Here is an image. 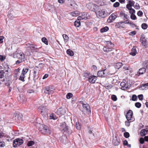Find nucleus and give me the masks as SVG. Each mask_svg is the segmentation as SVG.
Instances as JSON below:
<instances>
[{
	"label": "nucleus",
	"mask_w": 148,
	"mask_h": 148,
	"mask_svg": "<svg viewBox=\"0 0 148 148\" xmlns=\"http://www.w3.org/2000/svg\"><path fill=\"white\" fill-rule=\"evenodd\" d=\"M39 130V131L43 134L49 135L51 133V131L49 130V127L44 125H40Z\"/></svg>",
	"instance_id": "f257e3e1"
},
{
	"label": "nucleus",
	"mask_w": 148,
	"mask_h": 148,
	"mask_svg": "<svg viewBox=\"0 0 148 148\" xmlns=\"http://www.w3.org/2000/svg\"><path fill=\"white\" fill-rule=\"evenodd\" d=\"M40 71L39 68L37 66L35 67L33 69V77L34 82L35 83L37 82V80L39 77Z\"/></svg>",
	"instance_id": "f03ea898"
},
{
	"label": "nucleus",
	"mask_w": 148,
	"mask_h": 148,
	"mask_svg": "<svg viewBox=\"0 0 148 148\" xmlns=\"http://www.w3.org/2000/svg\"><path fill=\"white\" fill-rule=\"evenodd\" d=\"M60 126L62 129V131H64V132L67 133L69 134H70L72 133V130L68 126L66 125L65 122L62 123L61 124Z\"/></svg>",
	"instance_id": "7ed1b4c3"
},
{
	"label": "nucleus",
	"mask_w": 148,
	"mask_h": 148,
	"mask_svg": "<svg viewBox=\"0 0 148 148\" xmlns=\"http://www.w3.org/2000/svg\"><path fill=\"white\" fill-rule=\"evenodd\" d=\"M22 116H23L21 114L16 113L14 114L13 119L18 123H20L22 121Z\"/></svg>",
	"instance_id": "20e7f679"
},
{
	"label": "nucleus",
	"mask_w": 148,
	"mask_h": 148,
	"mask_svg": "<svg viewBox=\"0 0 148 148\" xmlns=\"http://www.w3.org/2000/svg\"><path fill=\"white\" fill-rule=\"evenodd\" d=\"M44 89L45 92L48 94L53 93L55 90L54 87L52 86H46L45 87Z\"/></svg>",
	"instance_id": "39448f33"
},
{
	"label": "nucleus",
	"mask_w": 148,
	"mask_h": 148,
	"mask_svg": "<svg viewBox=\"0 0 148 148\" xmlns=\"http://www.w3.org/2000/svg\"><path fill=\"white\" fill-rule=\"evenodd\" d=\"M23 143V140L20 138L15 139L13 141V145L14 147H17L22 145Z\"/></svg>",
	"instance_id": "423d86ee"
},
{
	"label": "nucleus",
	"mask_w": 148,
	"mask_h": 148,
	"mask_svg": "<svg viewBox=\"0 0 148 148\" xmlns=\"http://www.w3.org/2000/svg\"><path fill=\"white\" fill-rule=\"evenodd\" d=\"M97 15L99 18H104L106 16V14L104 11L99 10L96 12Z\"/></svg>",
	"instance_id": "0eeeda50"
},
{
	"label": "nucleus",
	"mask_w": 148,
	"mask_h": 148,
	"mask_svg": "<svg viewBox=\"0 0 148 148\" xmlns=\"http://www.w3.org/2000/svg\"><path fill=\"white\" fill-rule=\"evenodd\" d=\"M140 41L143 46L145 48H147L148 47V44L147 42L145 36L144 34H142L140 38Z\"/></svg>",
	"instance_id": "6e6552de"
},
{
	"label": "nucleus",
	"mask_w": 148,
	"mask_h": 148,
	"mask_svg": "<svg viewBox=\"0 0 148 148\" xmlns=\"http://www.w3.org/2000/svg\"><path fill=\"white\" fill-rule=\"evenodd\" d=\"M81 103L82 104L84 108L86 110V112H88V114L90 113L91 111L90 107L89 105L87 103L84 104L82 102H81Z\"/></svg>",
	"instance_id": "1a4fd4ad"
},
{
	"label": "nucleus",
	"mask_w": 148,
	"mask_h": 148,
	"mask_svg": "<svg viewBox=\"0 0 148 148\" xmlns=\"http://www.w3.org/2000/svg\"><path fill=\"white\" fill-rule=\"evenodd\" d=\"M79 16L77 17L78 20H82L83 19H86L87 17L86 15V13L85 12H82L79 14Z\"/></svg>",
	"instance_id": "9d476101"
},
{
	"label": "nucleus",
	"mask_w": 148,
	"mask_h": 148,
	"mask_svg": "<svg viewBox=\"0 0 148 148\" xmlns=\"http://www.w3.org/2000/svg\"><path fill=\"white\" fill-rule=\"evenodd\" d=\"M97 77L96 76L90 75V76L88 77V81L91 84L94 83L97 79Z\"/></svg>",
	"instance_id": "9b49d317"
},
{
	"label": "nucleus",
	"mask_w": 148,
	"mask_h": 148,
	"mask_svg": "<svg viewBox=\"0 0 148 148\" xmlns=\"http://www.w3.org/2000/svg\"><path fill=\"white\" fill-rule=\"evenodd\" d=\"M133 114V112L131 110H129L127 112L126 117L127 120L129 121L132 118V116Z\"/></svg>",
	"instance_id": "f8f14e48"
},
{
	"label": "nucleus",
	"mask_w": 148,
	"mask_h": 148,
	"mask_svg": "<svg viewBox=\"0 0 148 148\" xmlns=\"http://www.w3.org/2000/svg\"><path fill=\"white\" fill-rule=\"evenodd\" d=\"M27 47L30 48L32 52H36L37 50V48L35 47V46L33 44H27L26 45Z\"/></svg>",
	"instance_id": "ddd939ff"
},
{
	"label": "nucleus",
	"mask_w": 148,
	"mask_h": 148,
	"mask_svg": "<svg viewBox=\"0 0 148 148\" xmlns=\"http://www.w3.org/2000/svg\"><path fill=\"white\" fill-rule=\"evenodd\" d=\"M106 71V69L99 71H98L97 73L98 76L101 77H105V76H106V74L105 72Z\"/></svg>",
	"instance_id": "4468645a"
},
{
	"label": "nucleus",
	"mask_w": 148,
	"mask_h": 148,
	"mask_svg": "<svg viewBox=\"0 0 148 148\" xmlns=\"http://www.w3.org/2000/svg\"><path fill=\"white\" fill-rule=\"evenodd\" d=\"M16 56L17 58L20 60H24L25 58V55L22 52H20V53H17L16 54Z\"/></svg>",
	"instance_id": "2eb2a0df"
},
{
	"label": "nucleus",
	"mask_w": 148,
	"mask_h": 148,
	"mask_svg": "<svg viewBox=\"0 0 148 148\" xmlns=\"http://www.w3.org/2000/svg\"><path fill=\"white\" fill-rule=\"evenodd\" d=\"M66 111L64 109L62 108H59L57 110V114L59 115L64 114L65 113Z\"/></svg>",
	"instance_id": "dca6fc26"
},
{
	"label": "nucleus",
	"mask_w": 148,
	"mask_h": 148,
	"mask_svg": "<svg viewBox=\"0 0 148 148\" xmlns=\"http://www.w3.org/2000/svg\"><path fill=\"white\" fill-rule=\"evenodd\" d=\"M119 141L120 139L119 138L117 139V137L115 136L113 138L112 142L114 145L116 146L119 144Z\"/></svg>",
	"instance_id": "f3484780"
},
{
	"label": "nucleus",
	"mask_w": 148,
	"mask_h": 148,
	"mask_svg": "<svg viewBox=\"0 0 148 148\" xmlns=\"http://www.w3.org/2000/svg\"><path fill=\"white\" fill-rule=\"evenodd\" d=\"M114 49L113 48H109L108 46H107L106 47H104L103 49V51L105 52H108L111 51L113 50Z\"/></svg>",
	"instance_id": "a211bd4d"
},
{
	"label": "nucleus",
	"mask_w": 148,
	"mask_h": 148,
	"mask_svg": "<svg viewBox=\"0 0 148 148\" xmlns=\"http://www.w3.org/2000/svg\"><path fill=\"white\" fill-rule=\"evenodd\" d=\"M122 24V22H118L116 23L115 26L117 28H124L125 27V25L124 24L121 25Z\"/></svg>",
	"instance_id": "6ab92c4d"
},
{
	"label": "nucleus",
	"mask_w": 148,
	"mask_h": 148,
	"mask_svg": "<svg viewBox=\"0 0 148 148\" xmlns=\"http://www.w3.org/2000/svg\"><path fill=\"white\" fill-rule=\"evenodd\" d=\"M46 108L42 106H41L38 108V110L41 114L44 113L46 111Z\"/></svg>",
	"instance_id": "aec40b11"
},
{
	"label": "nucleus",
	"mask_w": 148,
	"mask_h": 148,
	"mask_svg": "<svg viewBox=\"0 0 148 148\" xmlns=\"http://www.w3.org/2000/svg\"><path fill=\"white\" fill-rule=\"evenodd\" d=\"M9 18L11 20H12L15 17V15L14 14V12L13 11H11L9 12L8 15Z\"/></svg>",
	"instance_id": "412c9836"
},
{
	"label": "nucleus",
	"mask_w": 148,
	"mask_h": 148,
	"mask_svg": "<svg viewBox=\"0 0 148 148\" xmlns=\"http://www.w3.org/2000/svg\"><path fill=\"white\" fill-rule=\"evenodd\" d=\"M137 53V51L135 47H133L131 50V52L130 53V54L133 56H135Z\"/></svg>",
	"instance_id": "4be33fe9"
},
{
	"label": "nucleus",
	"mask_w": 148,
	"mask_h": 148,
	"mask_svg": "<svg viewBox=\"0 0 148 148\" xmlns=\"http://www.w3.org/2000/svg\"><path fill=\"white\" fill-rule=\"evenodd\" d=\"M146 71V69L145 68H142L140 69L138 72L139 75H142L145 73Z\"/></svg>",
	"instance_id": "5701e85b"
},
{
	"label": "nucleus",
	"mask_w": 148,
	"mask_h": 148,
	"mask_svg": "<svg viewBox=\"0 0 148 148\" xmlns=\"http://www.w3.org/2000/svg\"><path fill=\"white\" fill-rule=\"evenodd\" d=\"M148 132V130L147 129H143L140 132V134L141 136H145Z\"/></svg>",
	"instance_id": "b1692460"
},
{
	"label": "nucleus",
	"mask_w": 148,
	"mask_h": 148,
	"mask_svg": "<svg viewBox=\"0 0 148 148\" xmlns=\"http://www.w3.org/2000/svg\"><path fill=\"white\" fill-rule=\"evenodd\" d=\"M80 20L77 19L75 21L74 23V25L75 27H78L80 25L81 23Z\"/></svg>",
	"instance_id": "393cba45"
},
{
	"label": "nucleus",
	"mask_w": 148,
	"mask_h": 148,
	"mask_svg": "<svg viewBox=\"0 0 148 148\" xmlns=\"http://www.w3.org/2000/svg\"><path fill=\"white\" fill-rule=\"evenodd\" d=\"M4 68H5V72H7V73L6 74H8V72L9 71H10V70L8 65L7 64H5L4 66Z\"/></svg>",
	"instance_id": "a878e982"
},
{
	"label": "nucleus",
	"mask_w": 148,
	"mask_h": 148,
	"mask_svg": "<svg viewBox=\"0 0 148 148\" xmlns=\"http://www.w3.org/2000/svg\"><path fill=\"white\" fill-rule=\"evenodd\" d=\"M120 86L121 87V89L122 90H124L125 88H126V84L124 82H122L120 84Z\"/></svg>",
	"instance_id": "bb28decb"
},
{
	"label": "nucleus",
	"mask_w": 148,
	"mask_h": 148,
	"mask_svg": "<svg viewBox=\"0 0 148 148\" xmlns=\"http://www.w3.org/2000/svg\"><path fill=\"white\" fill-rule=\"evenodd\" d=\"M57 118H58V117H57L53 113L51 114L50 116V119H53V120H56L57 119Z\"/></svg>",
	"instance_id": "cd10ccee"
},
{
	"label": "nucleus",
	"mask_w": 148,
	"mask_h": 148,
	"mask_svg": "<svg viewBox=\"0 0 148 148\" xmlns=\"http://www.w3.org/2000/svg\"><path fill=\"white\" fill-rule=\"evenodd\" d=\"M117 15L115 13H112L110 16V18H111L112 20H114L117 17Z\"/></svg>",
	"instance_id": "c85d7f7f"
},
{
	"label": "nucleus",
	"mask_w": 148,
	"mask_h": 148,
	"mask_svg": "<svg viewBox=\"0 0 148 148\" xmlns=\"http://www.w3.org/2000/svg\"><path fill=\"white\" fill-rule=\"evenodd\" d=\"M28 70L29 69L27 68H24L22 71L21 74L25 75L28 72Z\"/></svg>",
	"instance_id": "c756f323"
},
{
	"label": "nucleus",
	"mask_w": 148,
	"mask_h": 148,
	"mask_svg": "<svg viewBox=\"0 0 148 148\" xmlns=\"http://www.w3.org/2000/svg\"><path fill=\"white\" fill-rule=\"evenodd\" d=\"M123 64L121 62L117 63L115 66V68L116 69H119L121 66H123Z\"/></svg>",
	"instance_id": "7c9ffc66"
},
{
	"label": "nucleus",
	"mask_w": 148,
	"mask_h": 148,
	"mask_svg": "<svg viewBox=\"0 0 148 148\" xmlns=\"http://www.w3.org/2000/svg\"><path fill=\"white\" fill-rule=\"evenodd\" d=\"M120 14L123 17V19L124 20L125 19H127L129 17L127 14L123 12H121Z\"/></svg>",
	"instance_id": "2f4dec72"
},
{
	"label": "nucleus",
	"mask_w": 148,
	"mask_h": 148,
	"mask_svg": "<svg viewBox=\"0 0 148 148\" xmlns=\"http://www.w3.org/2000/svg\"><path fill=\"white\" fill-rule=\"evenodd\" d=\"M67 53L71 56H72L74 55L73 52L70 49H68L66 51Z\"/></svg>",
	"instance_id": "473e14b6"
},
{
	"label": "nucleus",
	"mask_w": 148,
	"mask_h": 148,
	"mask_svg": "<svg viewBox=\"0 0 148 148\" xmlns=\"http://www.w3.org/2000/svg\"><path fill=\"white\" fill-rule=\"evenodd\" d=\"M109 29L108 27H107L106 26L102 28L101 29V33H103L104 32H106Z\"/></svg>",
	"instance_id": "72a5a7b5"
},
{
	"label": "nucleus",
	"mask_w": 148,
	"mask_h": 148,
	"mask_svg": "<svg viewBox=\"0 0 148 148\" xmlns=\"http://www.w3.org/2000/svg\"><path fill=\"white\" fill-rule=\"evenodd\" d=\"M25 75L21 74L20 76L19 79L22 82H24L25 81L24 80V78H25Z\"/></svg>",
	"instance_id": "f704fd0d"
},
{
	"label": "nucleus",
	"mask_w": 148,
	"mask_h": 148,
	"mask_svg": "<svg viewBox=\"0 0 148 148\" xmlns=\"http://www.w3.org/2000/svg\"><path fill=\"white\" fill-rule=\"evenodd\" d=\"M76 128L79 130H80L81 129V126L80 123L79 122H77L76 124Z\"/></svg>",
	"instance_id": "c9c22d12"
},
{
	"label": "nucleus",
	"mask_w": 148,
	"mask_h": 148,
	"mask_svg": "<svg viewBox=\"0 0 148 148\" xmlns=\"http://www.w3.org/2000/svg\"><path fill=\"white\" fill-rule=\"evenodd\" d=\"M107 46H108L109 47H113L114 46V45L110 41H107Z\"/></svg>",
	"instance_id": "e433bc0d"
},
{
	"label": "nucleus",
	"mask_w": 148,
	"mask_h": 148,
	"mask_svg": "<svg viewBox=\"0 0 148 148\" xmlns=\"http://www.w3.org/2000/svg\"><path fill=\"white\" fill-rule=\"evenodd\" d=\"M71 14L73 16H75L78 15V12L77 11H75L71 13Z\"/></svg>",
	"instance_id": "4c0bfd02"
},
{
	"label": "nucleus",
	"mask_w": 148,
	"mask_h": 148,
	"mask_svg": "<svg viewBox=\"0 0 148 148\" xmlns=\"http://www.w3.org/2000/svg\"><path fill=\"white\" fill-rule=\"evenodd\" d=\"M146 86L148 87V83L142 84V86L140 87V88L141 89L144 90L146 88L145 87Z\"/></svg>",
	"instance_id": "58836bf2"
},
{
	"label": "nucleus",
	"mask_w": 148,
	"mask_h": 148,
	"mask_svg": "<svg viewBox=\"0 0 148 148\" xmlns=\"http://www.w3.org/2000/svg\"><path fill=\"white\" fill-rule=\"evenodd\" d=\"M42 42L46 45H48V41L47 39L45 37H43L42 38Z\"/></svg>",
	"instance_id": "ea45409f"
},
{
	"label": "nucleus",
	"mask_w": 148,
	"mask_h": 148,
	"mask_svg": "<svg viewBox=\"0 0 148 148\" xmlns=\"http://www.w3.org/2000/svg\"><path fill=\"white\" fill-rule=\"evenodd\" d=\"M63 37L64 39V40L66 42H67L69 39V37L66 34H64L63 35Z\"/></svg>",
	"instance_id": "a19ab883"
},
{
	"label": "nucleus",
	"mask_w": 148,
	"mask_h": 148,
	"mask_svg": "<svg viewBox=\"0 0 148 148\" xmlns=\"http://www.w3.org/2000/svg\"><path fill=\"white\" fill-rule=\"evenodd\" d=\"M5 73L3 70H0V78H2L4 77V73Z\"/></svg>",
	"instance_id": "79ce46f5"
},
{
	"label": "nucleus",
	"mask_w": 148,
	"mask_h": 148,
	"mask_svg": "<svg viewBox=\"0 0 148 148\" xmlns=\"http://www.w3.org/2000/svg\"><path fill=\"white\" fill-rule=\"evenodd\" d=\"M90 75H91L90 74V73H84V76L85 77L88 78L90 76Z\"/></svg>",
	"instance_id": "37998d69"
},
{
	"label": "nucleus",
	"mask_w": 148,
	"mask_h": 148,
	"mask_svg": "<svg viewBox=\"0 0 148 148\" xmlns=\"http://www.w3.org/2000/svg\"><path fill=\"white\" fill-rule=\"evenodd\" d=\"M34 144V142L33 141H30L27 143V146L28 147L32 146Z\"/></svg>",
	"instance_id": "c03bdc74"
},
{
	"label": "nucleus",
	"mask_w": 148,
	"mask_h": 148,
	"mask_svg": "<svg viewBox=\"0 0 148 148\" xmlns=\"http://www.w3.org/2000/svg\"><path fill=\"white\" fill-rule=\"evenodd\" d=\"M141 27L143 29H145L147 27V25L145 23H143L142 24Z\"/></svg>",
	"instance_id": "a18cd8bd"
},
{
	"label": "nucleus",
	"mask_w": 148,
	"mask_h": 148,
	"mask_svg": "<svg viewBox=\"0 0 148 148\" xmlns=\"http://www.w3.org/2000/svg\"><path fill=\"white\" fill-rule=\"evenodd\" d=\"M73 96V94L71 93H69L67 94L66 95V97L67 99H69Z\"/></svg>",
	"instance_id": "49530a36"
},
{
	"label": "nucleus",
	"mask_w": 148,
	"mask_h": 148,
	"mask_svg": "<svg viewBox=\"0 0 148 148\" xmlns=\"http://www.w3.org/2000/svg\"><path fill=\"white\" fill-rule=\"evenodd\" d=\"M86 6L90 10L91 9V8L93 6V4L92 3H89L88 4L86 5Z\"/></svg>",
	"instance_id": "de8ad7c7"
},
{
	"label": "nucleus",
	"mask_w": 148,
	"mask_h": 148,
	"mask_svg": "<svg viewBox=\"0 0 148 148\" xmlns=\"http://www.w3.org/2000/svg\"><path fill=\"white\" fill-rule=\"evenodd\" d=\"M131 18L133 20L136 19V15L134 14H131L130 16Z\"/></svg>",
	"instance_id": "09e8293b"
},
{
	"label": "nucleus",
	"mask_w": 148,
	"mask_h": 148,
	"mask_svg": "<svg viewBox=\"0 0 148 148\" xmlns=\"http://www.w3.org/2000/svg\"><path fill=\"white\" fill-rule=\"evenodd\" d=\"M135 105L136 107L139 108L141 106V104L139 102H136L135 103Z\"/></svg>",
	"instance_id": "8fccbe9b"
},
{
	"label": "nucleus",
	"mask_w": 148,
	"mask_h": 148,
	"mask_svg": "<svg viewBox=\"0 0 148 148\" xmlns=\"http://www.w3.org/2000/svg\"><path fill=\"white\" fill-rule=\"evenodd\" d=\"M111 99L114 101H116L117 99L116 96L114 95H112L111 96Z\"/></svg>",
	"instance_id": "3c124183"
},
{
	"label": "nucleus",
	"mask_w": 148,
	"mask_h": 148,
	"mask_svg": "<svg viewBox=\"0 0 148 148\" xmlns=\"http://www.w3.org/2000/svg\"><path fill=\"white\" fill-rule=\"evenodd\" d=\"M137 99V96L135 95H132V100L133 101H136Z\"/></svg>",
	"instance_id": "603ef678"
},
{
	"label": "nucleus",
	"mask_w": 148,
	"mask_h": 148,
	"mask_svg": "<svg viewBox=\"0 0 148 148\" xmlns=\"http://www.w3.org/2000/svg\"><path fill=\"white\" fill-rule=\"evenodd\" d=\"M129 2L128 5H131V6H134V2L133 1L129 0L128 1Z\"/></svg>",
	"instance_id": "864d4df0"
},
{
	"label": "nucleus",
	"mask_w": 148,
	"mask_h": 148,
	"mask_svg": "<svg viewBox=\"0 0 148 148\" xmlns=\"http://www.w3.org/2000/svg\"><path fill=\"white\" fill-rule=\"evenodd\" d=\"M124 136L126 138H128L130 136V134L128 132H125L124 134Z\"/></svg>",
	"instance_id": "5fc2aeb1"
},
{
	"label": "nucleus",
	"mask_w": 148,
	"mask_h": 148,
	"mask_svg": "<svg viewBox=\"0 0 148 148\" xmlns=\"http://www.w3.org/2000/svg\"><path fill=\"white\" fill-rule=\"evenodd\" d=\"M120 3L118 2H116L115 3H114L113 5V6L114 8H116L119 6V5Z\"/></svg>",
	"instance_id": "6e6d98bb"
},
{
	"label": "nucleus",
	"mask_w": 148,
	"mask_h": 148,
	"mask_svg": "<svg viewBox=\"0 0 148 148\" xmlns=\"http://www.w3.org/2000/svg\"><path fill=\"white\" fill-rule=\"evenodd\" d=\"M129 13L131 14H134L135 13V10L133 9L132 8L130 10Z\"/></svg>",
	"instance_id": "4d7b16f0"
},
{
	"label": "nucleus",
	"mask_w": 148,
	"mask_h": 148,
	"mask_svg": "<svg viewBox=\"0 0 148 148\" xmlns=\"http://www.w3.org/2000/svg\"><path fill=\"white\" fill-rule=\"evenodd\" d=\"M134 8L138 10L140 8V6L139 4H138V3H136V4L134 6Z\"/></svg>",
	"instance_id": "13d9d810"
},
{
	"label": "nucleus",
	"mask_w": 148,
	"mask_h": 148,
	"mask_svg": "<svg viewBox=\"0 0 148 148\" xmlns=\"http://www.w3.org/2000/svg\"><path fill=\"white\" fill-rule=\"evenodd\" d=\"M137 14L138 16H141L143 15V12L142 11L139 10Z\"/></svg>",
	"instance_id": "bf43d9fd"
},
{
	"label": "nucleus",
	"mask_w": 148,
	"mask_h": 148,
	"mask_svg": "<svg viewBox=\"0 0 148 148\" xmlns=\"http://www.w3.org/2000/svg\"><path fill=\"white\" fill-rule=\"evenodd\" d=\"M145 140L144 139L142 138H140L139 141L140 143L141 144H143L144 143Z\"/></svg>",
	"instance_id": "052dcab7"
},
{
	"label": "nucleus",
	"mask_w": 148,
	"mask_h": 148,
	"mask_svg": "<svg viewBox=\"0 0 148 148\" xmlns=\"http://www.w3.org/2000/svg\"><path fill=\"white\" fill-rule=\"evenodd\" d=\"M138 97L140 100H142L143 98V95L142 94L140 95H138Z\"/></svg>",
	"instance_id": "680f3d73"
},
{
	"label": "nucleus",
	"mask_w": 148,
	"mask_h": 148,
	"mask_svg": "<svg viewBox=\"0 0 148 148\" xmlns=\"http://www.w3.org/2000/svg\"><path fill=\"white\" fill-rule=\"evenodd\" d=\"M24 61V60H17L16 61V64H19L22 61Z\"/></svg>",
	"instance_id": "e2e57ef3"
},
{
	"label": "nucleus",
	"mask_w": 148,
	"mask_h": 148,
	"mask_svg": "<svg viewBox=\"0 0 148 148\" xmlns=\"http://www.w3.org/2000/svg\"><path fill=\"white\" fill-rule=\"evenodd\" d=\"M5 59V57L0 55V60L1 62L3 61Z\"/></svg>",
	"instance_id": "0e129e2a"
},
{
	"label": "nucleus",
	"mask_w": 148,
	"mask_h": 148,
	"mask_svg": "<svg viewBox=\"0 0 148 148\" xmlns=\"http://www.w3.org/2000/svg\"><path fill=\"white\" fill-rule=\"evenodd\" d=\"M130 25L132 27H134L136 26V25L133 23H130Z\"/></svg>",
	"instance_id": "69168bd1"
},
{
	"label": "nucleus",
	"mask_w": 148,
	"mask_h": 148,
	"mask_svg": "<svg viewBox=\"0 0 148 148\" xmlns=\"http://www.w3.org/2000/svg\"><path fill=\"white\" fill-rule=\"evenodd\" d=\"M132 6H131L130 5H128V4H127L126 5V8L128 9V10H130L132 8H131Z\"/></svg>",
	"instance_id": "338daca9"
},
{
	"label": "nucleus",
	"mask_w": 148,
	"mask_h": 148,
	"mask_svg": "<svg viewBox=\"0 0 148 148\" xmlns=\"http://www.w3.org/2000/svg\"><path fill=\"white\" fill-rule=\"evenodd\" d=\"M91 69L92 70H93L94 71H95L97 69L96 66L95 65L92 66L91 67Z\"/></svg>",
	"instance_id": "774afa93"
}]
</instances>
